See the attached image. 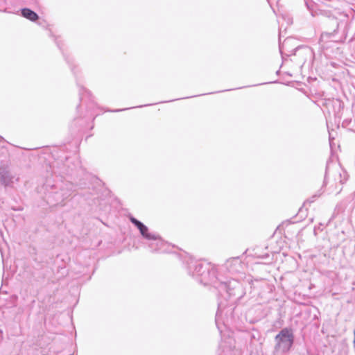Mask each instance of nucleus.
I'll return each instance as SVG.
<instances>
[{
    "label": "nucleus",
    "mask_w": 355,
    "mask_h": 355,
    "mask_svg": "<svg viewBox=\"0 0 355 355\" xmlns=\"http://www.w3.org/2000/svg\"><path fill=\"white\" fill-rule=\"evenodd\" d=\"M226 268L232 273L240 272L243 270V264L239 257L227 259L225 263Z\"/></svg>",
    "instance_id": "obj_3"
},
{
    "label": "nucleus",
    "mask_w": 355,
    "mask_h": 355,
    "mask_svg": "<svg viewBox=\"0 0 355 355\" xmlns=\"http://www.w3.org/2000/svg\"><path fill=\"white\" fill-rule=\"evenodd\" d=\"M21 15L32 21H35L38 19L37 13L28 8H23L21 10Z\"/></svg>",
    "instance_id": "obj_5"
},
{
    "label": "nucleus",
    "mask_w": 355,
    "mask_h": 355,
    "mask_svg": "<svg viewBox=\"0 0 355 355\" xmlns=\"http://www.w3.org/2000/svg\"><path fill=\"white\" fill-rule=\"evenodd\" d=\"M131 221L138 227H144V225L139 222V220H137V219L132 218H131Z\"/></svg>",
    "instance_id": "obj_6"
},
{
    "label": "nucleus",
    "mask_w": 355,
    "mask_h": 355,
    "mask_svg": "<svg viewBox=\"0 0 355 355\" xmlns=\"http://www.w3.org/2000/svg\"><path fill=\"white\" fill-rule=\"evenodd\" d=\"M275 351L286 353L290 350L293 344L294 336L291 329L284 328L275 336Z\"/></svg>",
    "instance_id": "obj_2"
},
{
    "label": "nucleus",
    "mask_w": 355,
    "mask_h": 355,
    "mask_svg": "<svg viewBox=\"0 0 355 355\" xmlns=\"http://www.w3.org/2000/svg\"><path fill=\"white\" fill-rule=\"evenodd\" d=\"M189 274L205 285H212L216 288L225 287L224 282L219 281L216 269L209 263L191 261L188 267Z\"/></svg>",
    "instance_id": "obj_1"
},
{
    "label": "nucleus",
    "mask_w": 355,
    "mask_h": 355,
    "mask_svg": "<svg viewBox=\"0 0 355 355\" xmlns=\"http://www.w3.org/2000/svg\"><path fill=\"white\" fill-rule=\"evenodd\" d=\"M138 228L139 229V230H140V232H141V234H142V235H144V236H146V232H147V230H148V229H147V227H145V226L144 225V227H138Z\"/></svg>",
    "instance_id": "obj_7"
},
{
    "label": "nucleus",
    "mask_w": 355,
    "mask_h": 355,
    "mask_svg": "<svg viewBox=\"0 0 355 355\" xmlns=\"http://www.w3.org/2000/svg\"><path fill=\"white\" fill-rule=\"evenodd\" d=\"M173 246L157 236V250L161 252H171Z\"/></svg>",
    "instance_id": "obj_4"
}]
</instances>
